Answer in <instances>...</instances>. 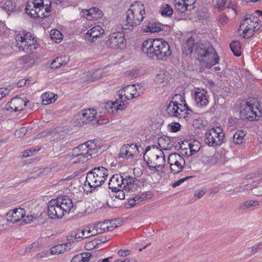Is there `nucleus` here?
<instances>
[{
    "instance_id": "ddd939ff",
    "label": "nucleus",
    "mask_w": 262,
    "mask_h": 262,
    "mask_svg": "<svg viewBox=\"0 0 262 262\" xmlns=\"http://www.w3.org/2000/svg\"><path fill=\"white\" fill-rule=\"evenodd\" d=\"M168 162L170 165V170L173 173H178L181 171L185 165L184 158L177 152L169 155Z\"/></svg>"
},
{
    "instance_id": "052dcab7",
    "label": "nucleus",
    "mask_w": 262,
    "mask_h": 262,
    "mask_svg": "<svg viewBox=\"0 0 262 262\" xmlns=\"http://www.w3.org/2000/svg\"><path fill=\"white\" fill-rule=\"evenodd\" d=\"M190 178H191V177H186L185 178L180 179L179 180L174 183L172 185V186L174 187H177L180 185L181 183H183L185 180L188 179Z\"/></svg>"
},
{
    "instance_id": "393cba45",
    "label": "nucleus",
    "mask_w": 262,
    "mask_h": 262,
    "mask_svg": "<svg viewBox=\"0 0 262 262\" xmlns=\"http://www.w3.org/2000/svg\"><path fill=\"white\" fill-rule=\"evenodd\" d=\"M207 92L204 90H199L194 93V96L196 104L198 106H205L208 103L206 96Z\"/></svg>"
},
{
    "instance_id": "39448f33",
    "label": "nucleus",
    "mask_w": 262,
    "mask_h": 262,
    "mask_svg": "<svg viewBox=\"0 0 262 262\" xmlns=\"http://www.w3.org/2000/svg\"><path fill=\"white\" fill-rule=\"evenodd\" d=\"M96 145L92 141H87L74 148L72 155L74 160V163H84L93 157H96Z\"/></svg>"
},
{
    "instance_id": "13d9d810",
    "label": "nucleus",
    "mask_w": 262,
    "mask_h": 262,
    "mask_svg": "<svg viewBox=\"0 0 262 262\" xmlns=\"http://www.w3.org/2000/svg\"><path fill=\"white\" fill-rule=\"evenodd\" d=\"M205 190L202 189L201 190L195 191L194 193V196L198 199H201L205 194Z\"/></svg>"
},
{
    "instance_id": "e2e57ef3",
    "label": "nucleus",
    "mask_w": 262,
    "mask_h": 262,
    "mask_svg": "<svg viewBox=\"0 0 262 262\" xmlns=\"http://www.w3.org/2000/svg\"><path fill=\"white\" fill-rule=\"evenodd\" d=\"M188 7L191 6L195 3V0H182Z\"/></svg>"
},
{
    "instance_id": "864d4df0",
    "label": "nucleus",
    "mask_w": 262,
    "mask_h": 262,
    "mask_svg": "<svg viewBox=\"0 0 262 262\" xmlns=\"http://www.w3.org/2000/svg\"><path fill=\"white\" fill-rule=\"evenodd\" d=\"M91 227L94 228V230H95V232H97V234L102 233L101 223H96L94 224L93 226H91Z\"/></svg>"
},
{
    "instance_id": "4468645a",
    "label": "nucleus",
    "mask_w": 262,
    "mask_h": 262,
    "mask_svg": "<svg viewBox=\"0 0 262 262\" xmlns=\"http://www.w3.org/2000/svg\"><path fill=\"white\" fill-rule=\"evenodd\" d=\"M97 114L94 109H86L82 111L75 116V122L78 125H82L84 123H89L95 120Z\"/></svg>"
},
{
    "instance_id": "4d7b16f0",
    "label": "nucleus",
    "mask_w": 262,
    "mask_h": 262,
    "mask_svg": "<svg viewBox=\"0 0 262 262\" xmlns=\"http://www.w3.org/2000/svg\"><path fill=\"white\" fill-rule=\"evenodd\" d=\"M165 77H164V74L160 73L159 74H157L156 78L155 81L156 82L159 83H163L164 81H165Z\"/></svg>"
},
{
    "instance_id": "c9c22d12",
    "label": "nucleus",
    "mask_w": 262,
    "mask_h": 262,
    "mask_svg": "<svg viewBox=\"0 0 262 262\" xmlns=\"http://www.w3.org/2000/svg\"><path fill=\"white\" fill-rule=\"evenodd\" d=\"M158 144L163 149H167L170 147V139L168 137H161L158 140Z\"/></svg>"
},
{
    "instance_id": "a19ab883",
    "label": "nucleus",
    "mask_w": 262,
    "mask_h": 262,
    "mask_svg": "<svg viewBox=\"0 0 262 262\" xmlns=\"http://www.w3.org/2000/svg\"><path fill=\"white\" fill-rule=\"evenodd\" d=\"M182 114V116H180V117H179L178 119H183L186 121H190L192 117V116L193 115L192 111L191 110L189 109L187 106V108H186V110L183 111Z\"/></svg>"
},
{
    "instance_id": "9d476101",
    "label": "nucleus",
    "mask_w": 262,
    "mask_h": 262,
    "mask_svg": "<svg viewBox=\"0 0 262 262\" xmlns=\"http://www.w3.org/2000/svg\"><path fill=\"white\" fill-rule=\"evenodd\" d=\"M137 89L134 84L127 85L119 91L120 99L116 102L112 103V107L116 108V110H124L127 107V103L124 101L127 100L133 99L134 97L138 96L137 95Z\"/></svg>"
},
{
    "instance_id": "c756f323",
    "label": "nucleus",
    "mask_w": 262,
    "mask_h": 262,
    "mask_svg": "<svg viewBox=\"0 0 262 262\" xmlns=\"http://www.w3.org/2000/svg\"><path fill=\"white\" fill-rule=\"evenodd\" d=\"M92 254L90 252L82 253L74 256L71 262H85L88 261Z\"/></svg>"
},
{
    "instance_id": "5701e85b",
    "label": "nucleus",
    "mask_w": 262,
    "mask_h": 262,
    "mask_svg": "<svg viewBox=\"0 0 262 262\" xmlns=\"http://www.w3.org/2000/svg\"><path fill=\"white\" fill-rule=\"evenodd\" d=\"M123 176L120 174H114L110 179L108 183V187L112 191L119 190V188L123 187Z\"/></svg>"
},
{
    "instance_id": "3c124183",
    "label": "nucleus",
    "mask_w": 262,
    "mask_h": 262,
    "mask_svg": "<svg viewBox=\"0 0 262 262\" xmlns=\"http://www.w3.org/2000/svg\"><path fill=\"white\" fill-rule=\"evenodd\" d=\"M219 23L222 25L224 26L228 23V18L225 15H221L218 18Z\"/></svg>"
},
{
    "instance_id": "0eeeda50",
    "label": "nucleus",
    "mask_w": 262,
    "mask_h": 262,
    "mask_svg": "<svg viewBox=\"0 0 262 262\" xmlns=\"http://www.w3.org/2000/svg\"><path fill=\"white\" fill-rule=\"evenodd\" d=\"M108 176V171L105 167H95L87 173L86 182L91 188H96L104 183Z\"/></svg>"
},
{
    "instance_id": "423d86ee",
    "label": "nucleus",
    "mask_w": 262,
    "mask_h": 262,
    "mask_svg": "<svg viewBox=\"0 0 262 262\" xmlns=\"http://www.w3.org/2000/svg\"><path fill=\"white\" fill-rule=\"evenodd\" d=\"M51 3L50 0H34L26 6V12L34 18L48 17L51 11Z\"/></svg>"
},
{
    "instance_id": "b1692460",
    "label": "nucleus",
    "mask_w": 262,
    "mask_h": 262,
    "mask_svg": "<svg viewBox=\"0 0 262 262\" xmlns=\"http://www.w3.org/2000/svg\"><path fill=\"white\" fill-rule=\"evenodd\" d=\"M123 184L122 188L126 192L129 191L134 192L137 188V184L135 183V178L129 176H126L125 173H123Z\"/></svg>"
},
{
    "instance_id": "0e129e2a",
    "label": "nucleus",
    "mask_w": 262,
    "mask_h": 262,
    "mask_svg": "<svg viewBox=\"0 0 262 262\" xmlns=\"http://www.w3.org/2000/svg\"><path fill=\"white\" fill-rule=\"evenodd\" d=\"M38 245H39L38 244V243H33L29 247H28L26 248V252H30L31 251V249H36V248L38 247Z\"/></svg>"
},
{
    "instance_id": "f03ea898",
    "label": "nucleus",
    "mask_w": 262,
    "mask_h": 262,
    "mask_svg": "<svg viewBox=\"0 0 262 262\" xmlns=\"http://www.w3.org/2000/svg\"><path fill=\"white\" fill-rule=\"evenodd\" d=\"M126 20L122 25L124 30H133L135 27L141 24L145 14V7L143 4L136 1L130 5L126 12Z\"/></svg>"
},
{
    "instance_id": "f704fd0d",
    "label": "nucleus",
    "mask_w": 262,
    "mask_h": 262,
    "mask_svg": "<svg viewBox=\"0 0 262 262\" xmlns=\"http://www.w3.org/2000/svg\"><path fill=\"white\" fill-rule=\"evenodd\" d=\"M246 133L244 130H238L234 135L233 140L235 144H239L243 143V140L245 136Z\"/></svg>"
},
{
    "instance_id": "69168bd1",
    "label": "nucleus",
    "mask_w": 262,
    "mask_h": 262,
    "mask_svg": "<svg viewBox=\"0 0 262 262\" xmlns=\"http://www.w3.org/2000/svg\"><path fill=\"white\" fill-rule=\"evenodd\" d=\"M138 203L135 198L130 199L128 202V205L131 207L135 206Z\"/></svg>"
},
{
    "instance_id": "ea45409f",
    "label": "nucleus",
    "mask_w": 262,
    "mask_h": 262,
    "mask_svg": "<svg viewBox=\"0 0 262 262\" xmlns=\"http://www.w3.org/2000/svg\"><path fill=\"white\" fill-rule=\"evenodd\" d=\"M215 6L220 10L230 7L229 0H213Z\"/></svg>"
},
{
    "instance_id": "49530a36",
    "label": "nucleus",
    "mask_w": 262,
    "mask_h": 262,
    "mask_svg": "<svg viewBox=\"0 0 262 262\" xmlns=\"http://www.w3.org/2000/svg\"><path fill=\"white\" fill-rule=\"evenodd\" d=\"M15 5L11 1H7L4 4V8L6 11H13L15 9Z\"/></svg>"
},
{
    "instance_id": "7c9ffc66",
    "label": "nucleus",
    "mask_w": 262,
    "mask_h": 262,
    "mask_svg": "<svg viewBox=\"0 0 262 262\" xmlns=\"http://www.w3.org/2000/svg\"><path fill=\"white\" fill-rule=\"evenodd\" d=\"M42 102L43 105H47L55 101L57 95L52 93H45L41 96Z\"/></svg>"
},
{
    "instance_id": "2f4dec72",
    "label": "nucleus",
    "mask_w": 262,
    "mask_h": 262,
    "mask_svg": "<svg viewBox=\"0 0 262 262\" xmlns=\"http://www.w3.org/2000/svg\"><path fill=\"white\" fill-rule=\"evenodd\" d=\"M94 228L93 227L89 228L88 230H82L81 231V233L82 235H78L79 234H75L74 237L75 238H87L91 236L95 235L97 234V232H95V230H94Z\"/></svg>"
},
{
    "instance_id": "6e6d98bb",
    "label": "nucleus",
    "mask_w": 262,
    "mask_h": 262,
    "mask_svg": "<svg viewBox=\"0 0 262 262\" xmlns=\"http://www.w3.org/2000/svg\"><path fill=\"white\" fill-rule=\"evenodd\" d=\"M170 128L173 132H177L180 130L181 125L179 123H172L170 125Z\"/></svg>"
},
{
    "instance_id": "c03bdc74",
    "label": "nucleus",
    "mask_w": 262,
    "mask_h": 262,
    "mask_svg": "<svg viewBox=\"0 0 262 262\" xmlns=\"http://www.w3.org/2000/svg\"><path fill=\"white\" fill-rule=\"evenodd\" d=\"M63 62L61 57H57L51 63L50 67L52 69H57L62 65Z\"/></svg>"
},
{
    "instance_id": "a878e982",
    "label": "nucleus",
    "mask_w": 262,
    "mask_h": 262,
    "mask_svg": "<svg viewBox=\"0 0 262 262\" xmlns=\"http://www.w3.org/2000/svg\"><path fill=\"white\" fill-rule=\"evenodd\" d=\"M72 244L73 243L72 242H69L65 244H58L52 247L50 249L51 254L52 255H56L69 251L72 248Z\"/></svg>"
},
{
    "instance_id": "72a5a7b5",
    "label": "nucleus",
    "mask_w": 262,
    "mask_h": 262,
    "mask_svg": "<svg viewBox=\"0 0 262 262\" xmlns=\"http://www.w3.org/2000/svg\"><path fill=\"white\" fill-rule=\"evenodd\" d=\"M259 205L257 201L249 200L242 202L240 204L239 208L242 210H246L253 206H257Z\"/></svg>"
},
{
    "instance_id": "412c9836",
    "label": "nucleus",
    "mask_w": 262,
    "mask_h": 262,
    "mask_svg": "<svg viewBox=\"0 0 262 262\" xmlns=\"http://www.w3.org/2000/svg\"><path fill=\"white\" fill-rule=\"evenodd\" d=\"M104 31L100 26H96L90 29L86 33L85 37L86 40L94 42L102 35Z\"/></svg>"
},
{
    "instance_id": "603ef678",
    "label": "nucleus",
    "mask_w": 262,
    "mask_h": 262,
    "mask_svg": "<svg viewBox=\"0 0 262 262\" xmlns=\"http://www.w3.org/2000/svg\"><path fill=\"white\" fill-rule=\"evenodd\" d=\"M101 224H102V227H101L102 233L105 232L106 231L112 230L114 229V227L113 226L111 227L108 226L107 222L101 223Z\"/></svg>"
},
{
    "instance_id": "473e14b6",
    "label": "nucleus",
    "mask_w": 262,
    "mask_h": 262,
    "mask_svg": "<svg viewBox=\"0 0 262 262\" xmlns=\"http://www.w3.org/2000/svg\"><path fill=\"white\" fill-rule=\"evenodd\" d=\"M160 13L163 16L171 17L173 14V10L170 5L164 4L160 7Z\"/></svg>"
},
{
    "instance_id": "2eb2a0df",
    "label": "nucleus",
    "mask_w": 262,
    "mask_h": 262,
    "mask_svg": "<svg viewBox=\"0 0 262 262\" xmlns=\"http://www.w3.org/2000/svg\"><path fill=\"white\" fill-rule=\"evenodd\" d=\"M28 103H29V101L27 99L16 96L6 104V110L11 112L21 111L27 105Z\"/></svg>"
},
{
    "instance_id": "aec40b11",
    "label": "nucleus",
    "mask_w": 262,
    "mask_h": 262,
    "mask_svg": "<svg viewBox=\"0 0 262 262\" xmlns=\"http://www.w3.org/2000/svg\"><path fill=\"white\" fill-rule=\"evenodd\" d=\"M138 149L136 145L132 144L130 145L127 144L123 146L119 153V157L125 158L126 159H132L135 154H137Z\"/></svg>"
},
{
    "instance_id": "c85d7f7f",
    "label": "nucleus",
    "mask_w": 262,
    "mask_h": 262,
    "mask_svg": "<svg viewBox=\"0 0 262 262\" xmlns=\"http://www.w3.org/2000/svg\"><path fill=\"white\" fill-rule=\"evenodd\" d=\"M194 46V39L192 37H190L186 40L183 48V53L185 54L186 55H190L193 51Z\"/></svg>"
},
{
    "instance_id": "09e8293b",
    "label": "nucleus",
    "mask_w": 262,
    "mask_h": 262,
    "mask_svg": "<svg viewBox=\"0 0 262 262\" xmlns=\"http://www.w3.org/2000/svg\"><path fill=\"white\" fill-rule=\"evenodd\" d=\"M181 102L180 103H182L183 102H185V100L184 98L181 94H176L172 98V100L170 102Z\"/></svg>"
},
{
    "instance_id": "e433bc0d",
    "label": "nucleus",
    "mask_w": 262,
    "mask_h": 262,
    "mask_svg": "<svg viewBox=\"0 0 262 262\" xmlns=\"http://www.w3.org/2000/svg\"><path fill=\"white\" fill-rule=\"evenodd\" d=\"M230 47L233 54L236 56L241 55L240 42L238 41H234L230 43Z\"/></svg>"
},
{
    "instance_id": "f257e3e1",
    "label": "nucleus",
    "mask_w": 262,
    "mask_h": 262,
    "mask_svg": "<svg viewBox=\"0 0 262 262\" xmlns=\"http://www.w3.org/2000/svg\"><path fill=\"white\" fill-rule=\"evenodd\" d=\"M142 52L150 58L166 60L171 54L168 43L161 38L148 39L142 46Z\"/></svg>"
},
{
    "instance_id": "6ab92c4d",
    "label": "nucleus",
    "mask_w": 262,
    "mask_h": 262,
    "mask_svg": "<svg viewBox=\"0 0 262 262\" xmlns=\"http://www.w3.org/2000/svg\"><path fill=\"white\" fill-rule=\"evenodd\" d=\"M26 211L25 209L19 208H15L7 213V220L12 223L22 222L21 220L25 217Z\"/></svg>"
},
{
    "instance_id": "8fccbe9b",
    "label": "nucleus",
    "mask_w": 262,
    "mask_h": 262,
    "mask_svg": "<svg viewBox=\"0 0 262 262\" xmlns=\"http://www.w3.org/2000/svg\"><path fill=\"white\" fill-rule=\"evenodd\" d=\"M10 90L8 88H0V100H1L3 97L8 95L10 93Z\"/></svg>"
},
{
    "instance_id": "20e7f679",
    "label": "nucleus",
    "mask_w": 262,
    "mask_h": 262,
    "mask_svg": "<svg viewBox=\"0 0 262 262\" xmlns=\"http://www.w3.org/2000/svg\"><path fill=\"white\" fill-rule=\"evenodd\" d=\"M144 159L149 169L154 172L159 171L158 168L162 167L165 162L163 151L156 145L146 148Z\"/></svg>"
},
{
    "instance_id": "338daca9",
    "label": "nucleus",
    "mask_w": 262,
    "mask_h": 262,
    "mask_svg": "<svg viewBox=\"0 0 262 262\" xmlns=\"http://www.w3.org/2000/svg\"><path fill=\"white\" fill-rule=\"evenodd\" d=\"M26 81L24 79H21V80H19L17 83V87L21 88V87L24 86L26 84Z\"/></svg>"
},
{
    "instance_id": "f8f14e48",
    "label": "nucleus",
    "mask_w": 262,
    "mask_h": 262,
    "mask_svg": "<svg viewBox=\"0 0 262 262\" xmlns=\"http://www.w3.org/2000/svg\"><path fill=\"white\" fill-rule=\"evenodd\" d=\"M225 134L220 127H212L205 134V142L209 146L217 145L224 142Z\"/></svg>"
},
{
    "instance_id": "4be33fe9",
    "label": "nucleus",
    "mask_w": 262,
    "mask_h": 262,
    "mask_svg": "<svg viewBox=\"0 0 262 262\" xmlns=\"http://www.w3.org/2000/svg\"><path fill=\"white\" fill-rule=\"evenodd\" d=\"M56 200L58 201V203L64 213H69L73 208V202L68 196H60L57 198Z\"/></svg>"
},
{
    "instance_id": "5fc2aeb1",
    "label": "nucleus",
    "mask_w": 262,
    "mask_h": 262,
    "mask_svg": "<svg viewBox=\"0 0 262 262\" xmlns=\"http://www.w3.org/2000/svg\"><path fill=\"white\" fill-rule=\"evenodd\" d=\"M55 133H56V132L54 131V130L50 129H49L47 130H45L44 132H42L40 134V136L43 137H46L53 135L55 134Z\"/></svg>"
},
{
    "instance_id": "37998d69",
    "label": "nucleus",
    "mask_w": 262,
    "mask_h": 262,
    "mask_svg": "<svg viewBox=\"0 0 262 262\" xmlns=\"http://www.w3.org/2000/svg\"><path fill=\"white\" fill-rule=\"evenodd\" d=\"M152 196V193L150 191H147L142 193L134 198L136 200L137 203H139L145 199L151 198Z\"/></svg>"
},
{
    "instance_id": "7ed1b4c3",
    "label": "nucleus",
    "mask_w": 262,
    "mask_h": 262,
    "mask_svg": "<svg viewBox=\"0 0 262 262\" xmlns=\"http://www.w3.org/2000/svg\"><path fill=\"white\" fill-rule=\"evenodd\" d=\"M195 53L198 55L200 62L205 64V67L210 68L219 63V56L212 46L209 42L197 43Z\"/></svg>"
},
{
    "instance_id": "f3484780",
    "label": "nucleus",
    "mask_w": 262,
    "mask_h": 262,
    "mask_svg": "<svg viewBox=\"0 0 262 262\" xmlns=\"http://www.w3.org/2000/svg\"><path fill=\"white\" fill-rule=\"evenodd\" d=\"M47 213L52 219L61 218L65 214L56 199L52 200L49 202Z\"/></svg>"
},
{
    "instance_id": "a211bd4d",
    "label": "nucleus",
    "mask_w": 262,
    "mask_h": 262,
    "mask_svg": "<svg viewBox=\"0 0 262 262\" xmlns=\"http://www.w3.org/2000/svg\"><path fill=\"white\" fill-rule=\"evenodd\" d=\"M187 108L186 104L180 103L179 102H170L167 105L166 111L170 117L179 118L182 116L183 111Z\"/></svg>"
},
{
    "instance_id": "9b49d317",
    "label": "nucleus",
    "mask_w": 262,
    "mask_h": 262,
    "mask_svg": "<svg viewBox=\"0 0 262 262\" xmlns=\"http://www.w3.org/2000/svg\"><path fill=\"white\" fill-rule=\"evenodd\" d=\"M259 106L257 100L253 99L243 104L241 106V115L243 118L249 120H258L261 116V113L258 108Z\"/></svg>"
},
{
    "instance_id": "680f3d73",
    "label": "nucleus",
    "mask_w": 262,
    "mask_h": 262,
    "mask_svg": "<svg viewBox=\"0 0 262 262\" xmlns=\"http://www.w3.org/2000/svg\"><path fill=\"white\" fill-rule=\"evenodd\" d=\"M250 249L251 253L252 255L255 254L256 253H257L258 251L260 250L257 244L254 245L252 247H251Z\"/></svg>"
},
{
    "instance_id": "58836bf2",
    "label": "nucleus",
    "mask_w": 262,
    "mask_h": 262,
    "mask_svg": "<svg viewBox=\"0 0 262 262\" xmlns=\"http://www.w3.org/2000/svg\"><path fill=\"white\" fill-rule=\"evenodd\" d=\"M50 36L52 40L56 42H60L62 39V35L57 30H52L50 31Z\"/></svg>"
},
{
    "instance_id": "cd10ccee",
    "label": "nucleus",
    "mask_w": 262,
    "mask_h": 262,
    "mask_svg": "<svg viewBox=\"0 0 262 262\" xmlns=\"http://www.w3.org/2000/svg\"><path fill=\"white\" fill-rule=\"evenodd\" d=\"M86 18L89 20L97 19L102 15V11L96 8H93L89 10H86Z\"/></svg>"
},
{
    "instance_id": "6e6552de",
    "label": "nucleus",
    "mask_w": 262,
    "mask_h": 262,
    "mask_svg": "<svg viewBox=\"0 0 262 262\" xmlns=\"http://www.w3.org/2000/svg\"><path fill=\"white\" fill-rule=\"evenodd\" d=\"M16 46L19 50L26 53L32 52L37 46L30 32L20 31L15 36Z\"/></svg>"
},
{
    "instance_id": "bb28decb",
    "label": "nucleus",
    "mask_w": 262,
    "mask_h": 262,
    "mask_svg": "<svg viewBox=\"0 0 262 262\" xmlns=\"http://www.w3.org/2000/svg\"><path fill=\"white\" fill-rule=\"evenodd\" d=\"M189 152H185V154L187 156H191L197 152L201 148V144L197 140H193L188 143Z\"/></svg>"
},
{
    "instance_id": "de8ad7c7",
    "label": "nucleus",
    "mask_w": 262,
    "mask_h": 262,
    "mask_svg": "<svg viewBox=\"0 0 262 262\" xmlns=\"http://www.w3.org/2000/svg\"><path fill=\"white\" fill-rule=\"evenodd\" d=\"M124 190L122 188H119V190H116V191H113L114 192H116V197L118 198L120 200H123L125 198V192Z\"/></svg>"
},
{
    "instance_id": "bf43d9fd",
    "label": "nucleus",
    "mask_w": 262,
    "mask_h": 262,
    "mask_svg": "<svg viewBox=\"0 0 262 262\" xmlns=\"http://www.w3.org/2000/svg\"><path fill=\"white\" fill-rule=\"evenodd\" d=\"M130 253V251H129L128 250H120L118 251V254L120 256H126L127 255H129Z\"/></svg>"
},
{
    "instance_id": "1a4fd4ad",
    "label": "nucleus",
    "mask_w": 262,
    "mask_h": 262,
    "mask_svg": "<svg viewBox=\"0 0 262 262\" xmlns=\"http://www.w3.org/2000/svg\"><path fill=\"white\" fill-rule=\"evenodd\" d=\"M259 19L256 16L246 15L241 22L239 31H243L241 35L244 37H251L254 32L260 29Z\"/></svg>"
},
{
    "instance_id": "dca6fc26",
    "label": "nucleus",
    "mask_w": 262,
    "mask_h": 262,
    "mask_svg": "<svg viewBox=\"0 0 262 262\" xmlns=\"http://www.w3.org/2000/svg\"><path fill=\"white\" fill-rule=\"evenodd\" d=\"M108 48L111 49H121L124 47V34L120 32H114L109 36L108 40L106 42Z\"/></svg>"
},
{
    "instance_id": "79ce46f5",
    "label": "nucleus",
    "mask_w": 262,
    "mask_h": 262,
    "mask_svg": "<svg viewBox=\"0 0 262 262\" xmlns=\"http://www.w3.org/2000/svg\"><path fill=\"white\" fill-rule=\"evenodd\" d=\"M175 7L176 10L181 13H184L188 10V7L182 0H176Z\"/></svg>"
},
{
    "instance_id": "a18cd8bd",
    "label": "nucleus",
    "mask_w": 262,
    "mask_h": 262,
    "mask_svg": "<svg viewBox=\"0 0 262 262\" xmlns=\"http://www.w3.org/2000/svg\"><path fill=\"white\" fill-rule=\"evenodd\" d=\"M40 148H32L30 149L26 150L22 152V157L23 158H27L28 157L34 155V152H37L40 150Z\"/></svg>"
},
{
    "instance_id": "774afa93",
    "label": "nucleus",
    "mask_w": 262,
    "mask_h": 262,
    "mask_svg": "<svg viewBox=\"0 0 262 262\" xmlns=\"http://www.w3.org/2000/svg\"><path fill=\"white\" fill-rule=\"evenodd\" d=\"M252 193L256 195H262V185H261V190L260 191H257V190H254Z\"/></svg>"
},
{
    "instance_id": "4c0bfd02",
    "label": "nucleus",
    "mask_w": 262,
    "mask_h": 262,
    "mask_svg": "<svg viewBox=\"0 0 262 262\" xmlns=\"http://www.w3.org/2000/svg\"><path fill=\"white\" fill-rule=\"evenodd\" d=\"M146 32L151 33L159 32L161 31V28L154 22L148 21L146 25Z\"/></svg>"
}]
</instances>
